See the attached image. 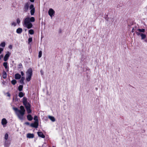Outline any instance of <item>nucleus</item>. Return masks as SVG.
Instances as JSON below:
<instances>
[{
  "mask_svg": "<svg viewBox=\"0 0 147 147\" xmlns=\"http://www.w3.org/2000/svg\"><path fill=\"white\" fill-rule=\"evenodd\" d=\"M5 82L4 81H3L2 82V84L3 85H5Z\"/></svg>",
  "mask_w": 147,
  "mask_h": 147,
  "instance_id": "a19ab883",
  "label": "nucleus"
},
{
  "mask_svg": "<svg viewBox=\"0 0 147 147\" xmlns=\"http://www.w3.org/2000/svg\"><path fill=\"white\" fill-rule=\"evenodd\" d=\"M20 108V110H18L17 108L14 107L13 109L15 111L19 119L22 120L23 119V117L25 112V110L23 106H21Z\"/></svg>",
  "mask_w": 147,
  "mask_h": 147,
  "instance_id": "f257e3e1",
  "label": "nucleus"
},
{
  "mask_svg": "<svg viewBox=\"0 0 147 147\" xmlns=\"http://www.w3.org/2000/svg\"><path fill=\"white\" fill-rule=\"evenodd\" d=\"M48 118L53 122H54L55 121V119L53 117L49 116H48Z\"/></svg>",
  "mask_w": 147,
  "mask_h": 147,
  "instance_id": "f3484780",
  "label": "nucleus"
},
{
  "mask_svg": "<svg viewBox=\"0 0 147 147\" xmlns=\"http://www.w3.org/2000/svg\"><path fill=\"white\" fill-rule=\"evenodd\" d=\"M34 120H35V122H37L38 123V119H37V116H34Z\"/></svg>",
  "mask_w": 147,
  "mask_h": 147,
  "instance_id": "c85d7f7f",
  "label": "nucleus"
},
{
  "mask_svg": "<svg viewBox=\"0 0 147 147\" xmlns=\"http://www.w3.org/2000/svg\"><path fill=\"white\" fill-rule=\"evenodd\" d=\"M9 48L11 49H12V45H9L8 47Z\"/></svg>",
  "mask_w": 147,
  "mask_h": 147,
  "instance_id": "e433bc0d",
  "label": "nucleus"
},
{
  "mask_svg": "<svg viewBox=\"0 0 147 147\" xmlns=\"http://www.w3.org/2000/svg\"><path fill=\"white\" fill-rule=\"evenodd\" d=\"M29 33L31 34H33L34 33V31L32 29H30L29 31Z\"/></svg>",
  "mask_w": 147,
  "mask_h": 147,
  "instance_id": "bb28decb",
  "label": "nucleus"
},
{
  "mask_svg": "<svg viewBox=\"0 0 147 147\" xmlns=\"http://www.w3.org/2000/svg\"><path fill=\"white\" fill-rule=\"evenodd\" d=\"M8 96H10V95L9 94H8Z\"/></svg>",
  "mask_w": 147,
  "mask_h": 147,
  "instance_id": "a18cd8bd",
  "label": "nucleus"
},
{
  "mask_svg": "<svg viewBox=\"0 0 147 147\" xmlns=\"http://www.w3.org/2000/svg\"><path fill=\"white\" fill-rule=\"evenodd\" d=\"M32 76H26V80L27 82H29L31 80Z\"/></svg>",
  "mask_w": 147,
  "mask_h": 147,
  "instance_id": "412c9836",
  "label": "nucleus"
},
{
  "mask_svg": "<svg viewBox=\"0 0 147 147\" xmlns=\"http://www.w3.org/2000/svg\"><path fill=\"white\" fill-rule=\"evenodd\" d=\"M30 5V3L27 2L24 4V11L25 12H27L28 9Z\"/></svg>",
  "mask_w": 147,
  "mask_h": 147,
  "instance_id": "39448f33",
  "label": "nucleus"
},
{
  "mask_svg": "<svg viewBox=\"0 0 147 147\" xmlns=\"http://www.w3.org/2000/svg\"><path fill=\"white\" fill-rule=\"evenodd\" d=\"M24 95V94L22 92H20L19 93V96L20 97H22Z\"/></svg>",
  "mask_w": 147,
  "mask_h": 147,
  "instance_id": "393cba45",
  "label": "nucleus"
},
{
  "mask_svg": "<svg viewBox=\"0 0 147 147\" xmlns=\"http://www.w3.org/2000/svg\"><path fill=\"white\" fill-rule=\"evenodd\" d=\"M18 68H23L22 64L21 63H19L18 66Z\"/></svg>",
  "mask_w": 147,
  "mask_h": 147,
  "instance_id": "7c9ffc66",
  "label": "nucleus"
},
{
  "mask_svg": "<svg viewBox=\"0 0 147 147\" xmlns=\"http://www.w3.org/2000/svg\"><path fill=\"white\" fill-rule=\"evenodd\" d=\"M30 1L31 2H34V0H30Z\"/></svg>",
  "mask_w": 147,
  "mask_h": 147,
  "instance_id": "c03bdc74",
  "label": "nucleus"
},
{
  "mask_svg": "<svg viewBox=\"0 0 147 147\" xmlns=\"http://www.w3.org/2000/svg\"><path fill=\"white\" fill-rule=\"evenodd\" d=\"M27 118L28 120L29 121H31L33 119V118L31 115L30 114L27 115Z\"/></svg>",
  "mask_w": 147,
  "mask_h": 147,
  "instance_id": "a211bd4d",
  "label": "nucleus"
},
{
  "mask_svg": "<svg viewBox=\"0 0 147 147\" xmlns=\"http://www.w3.org/2000/svg\"><path fill=\"white\" fill-rule=\"evenodd\" d=\"M6 44L5 42H2L0 44V47H5Z\"/></svg>",
  "mask_w": 147,
  "mask_h": 147,
  "instance_id": "6ab92c4d",
  "label": "nucleus"
},
{
  "mask_svg": "<svg viewBox=\"0 0 147 147\" xmlns=\"http://www.w3.org/2000/svg\"><path fill=\"white\" fill-rule=\"evenodd\" d=\"M2 74V77L4 79H5L7 77V74L6 73L5 71H3Z\"/></svg>",
  "mask_w": 147,
  "mask_h": 147,
  "instance_id": "4468645a",
  "label": "nucleus"
},
{
  "mask_svg": "<svg viewBox=\"0 0 147 147\" xmlns=\"http://www.w3.org/2000/svg\"><path fill=\"white\" fill-rule=\"evenodd\" d=\"M20 22V19L19 18H18L17 19V23L18 24H19Z\"/></svg>",
  "mask_w": 147,
  "mask_h": 147,
  "instance_id": "c9c22d12",
  "label": "nucleus"
},
{
  "mask_svg": "<svg viewBox=\"0 0 147 147\" xmlns=\"http://www.w3.org/2000/svg\"><path fill=\"white\" fill-rule=\"evenodd\" d=\"M137 30L139 32H144L145 30L144 29H137Z\"/></svg>",
  "mask_w": 147,
  "mask_h": 147,
  "instance_id": "b1692460",
  "label": "nucleus"
},
{
  "mask_svg": "<svg viewBox=\"0 0 147 147\" xmlns=\"http://www.w3.org/2000/svg\"><path fill=\"white\" fill-rule=\"evenodd\" d=\"M22 31V28H19L17 29L16 30V32L18 34H20Z\"/></svg>",
  "mask_w": 147,
  "mask_h": 147,
  "instance_id": "dca6fc26",
  "label": "nucleus"
},
{
  "mask_svg": "<svg viewBox=\"0 0 147 147\" xmlns=\"http://www.w3.org/2000/svg\"><path fill=\"white\" fill-rule=\"evenodd\" d=\"M8 134L7 133L5 134L4 136L5 140H8Z\"/></svg>",
  "mask_w": 147,
  "mask_h": 147,
  "instance_id": "4be33fe9",
  "label": "nucleus"
},
{
  "mask_svg": "<svg viewBox=\"0 0 147 147\" xmlns=\"http://www.w3.org/2000/svg\"><path fill=\"white\" fill-rule=\"evenodd\" d=\"M3 49L2 48H0V54L3 51Z\"/></svg>",
  "mask_w": 147,
  "mask_h": 147,
  "instance_id": "4c0bfd02",
  "label": "nucleus"
},
{
  "mask_svg": "<svg viewBox=\"0 0 147 147\" xmlns=\"http://www.w3.org/2000/svg\"><path fill=\"white\" fill-rule=\"evenodd\" d=\"M24 124L27 125H30V123L28 122H26Z\"/></svg>",
  "mask_w": 147,
  "mask_h": 147,
  "instance_id": "58836bf2",
  "label": "nucleus"
},
{
  "mask_svg": "<svg viewBox=\"0 0 147 147\" xmlns=\"http://www.w3.org/2000/svg\"><path fill=\"white\" fill-rule=\"evenodd\" d=\"M32 69H29L26 72V76H32Z\"/></svg>",
  "mask_w": 147,
  "mask_h": 147,
  "instance_id": "9d476101",
  "label": "nucleus"
},
{
  "mask_svg": "<svg viewBox=\"0 0 147 147\" xmlns=\"http://www.w3.org/2000/svg\"><path fill=\"white\" fill-rule=\"evenodd\" d=\"M42 55V52L41 51H40L38 53V57L40 58L41 57Z\"/></svg>",
  "mask_w": 147,
  "mask_h": 147,
  "instance_id": "473e14b6",
  "label": "nucleus"
},
{
  "mask_svg": "<svg viewBox=\"0 0 147 147\" xmlns=\"http://www.w3.org/2000/svg\"><path fill=\"white\" fill-rule=\"evenodd\" d=\"M55 147L54 146H53V147Z\"/></svg>",
  "mask_w": 147,
  "mask_h": 147,
  "instance_id": "49530a36",
  "label": "nucleus"
},
{
  "mask_svg": "<svg viewBox=\"0 0 147 147\" xmlns=\"http://www.w3.org/2000/svg\"><path fill=\"white\" fill-rule=\"evenodd\" d=\"M11 83L13 85H15L16 83V81L15 80H13L11 81Z\"/></svg>",
  "mask_w": 147,
  "mask_h": 147,
  "instance_id": "c756f323",
  "label": "nucleus"
},
{
  "mask_svg": "<svg viewBox=\"0 0 147 147\" xmlns=\"http://www.w3.org/2000/svg\"><path fill=\"white\" fill-rule=\"evenodd\" d=\"M25 79V78L24 77H22L21 78L20 80V82L21 84H24V81Z\"/></svg>",
  "mask_w": 147,
  "mask_h": 147,
  "instance_id": "5701e85b",
  "label": "nucleus"
},
{
  "mask_svg": "<svg viewBox=\"0 0 147 147\" xmlns=\"http://www.w3.org/2000/svg\"><path fill=\"white\" fill-rule=\"evenodd\" d=\"M3 65L5 69H7L8 68L7 62H4L3 63Z\"/></svg>",
  "mask_w": 147,
  "mask_h": 147,
  "instance_id": "cd10ccee",
  "label": "nucleus"
},
{
  "mask_svg": "<svg viewBox=\"0 0 147 147\" xmlns=\"http://www.w3.org/2000/svg\"><path fill=\"white\" fill-rule=\"evenodd\" d=\"M38 125V123L36 122H34V123H32L30 124V126L32 127L36 128Z\"/></svg>",
  "mask_w": 147,
  "mask_h": 147,
  "instance_id": "9b49d317",
  "label": "nucleus"
},
{
  "mask_svg": "<svg viewBox=\"0 0 147 147\" xmlns=\"http://www.w3.org/2000/svg\"><path fill=\"white\" fill-rule=\"evenodd\" d=\"M7 123V121L5 118H4L2 119L1 121V124L3 127H6Z\"/></svg>",
  "mask_w": 147,
  "mask_h": 147,
  "instance_id": "423d86ee",
  "label": "nucleus"
},
{
  "mask_svg": "<svg viewBox=\"0 0 147 147\" xmlns=\"http://www.w3.org/2000/svg\"><path fill=\"white\" fill-rule=\"evenodd\" d=\"M37 134L38 136L42 138H45V135L43 134L42 132L38 131L37 132Z\"/></svg>",
  "mask_w": 147,
  "mask_h": 147,
  "instance_id": "f8f14e48",
  "label": "nucleus"
},
{
  "mask_svg": "<svg viewBox=\"0 0 147 147\" xmlns=\"http://www.w3.org/2000/svg\"><path fill=\"white\" fill-rule=\"evenodd\" d=\"M32 40V38H28V43H29L30 42H31Z\"/></svg>",
  "mask_w": 147,
  "mask_h": 147,
  "instance_id": "f704fd0d",
  "label": "nucleus"
},
{
  "mask_svg": "<svg viewBox=\"0 0 147 147\" xmlns=\"http://www.w3.org/2000/svg\"><path fill=\"white\" fill-rule=\"evenodd\" d=\"M23 87V86L22 85H20L18 87V90L20 91H22V90Z\"/></svg>",
  "mask_w": 147,
  "mask_h": 147,
  "instance_id": "a878e982",
  "label": "nucleus"
},
{
  "mask_svg": "<svg viewBox=\"0 0 147 147\" xmlns=\"http://www.w3.org/2000/svg\"><path fill=\"white\" fill-rule=\"evenodd\" d=\"M135 30V29L134 28H133V29L131 31L132 32H133L135 30Z\"/></svg>",
  "mask_w": 147,
  "mask_h": 147,
  "instance_id": "79ce46f5",
  "label": "nucleus"
},
{
  "mask_svg": "<svg viewBox=\"0 0 147 147\" xmlns=\"http://www.w3.org/2000/svg\"><path fill=\"white\" fill-rule=\"evenodd\" d=\"M3 57V55H1V56L0 55V60H1V57Z\"/></svg>",
  "mask_w": 147,
  "mask_h": 147,
  "instance_id": "37998d69",
  "label": "nucleus"
},
{
  "mask_svg": "<svg viewBox=\"0 0 147 147\" xmlns=\"http://www.w3.org/2000/svg\"><path fill=\"white\" fill-rule=\"evenodd\" d=\"M23 102L26 109L27 113H30L31 112L30 109V105L29 103L27 101V98L26 97L23 98Z\"/></svg>",
  "mask_w": 147,
  "mask_h": 147,
  "instance_id": "7ed1b4c3",
  "label": "nucleus"
},
{
  "mask_svg": "<svg viewBox=\"0 0 147 147\" xmlns=\"http://www.w3.org/2000/svg\"><path fill=\"white\" fill-rule=\"evenodd\" d=\"M21 75H22V76H24V73H23V71H21Z\"/></svg>",
  "mask_w": 147,
  "mask_h": 147,
  "instance_id": "ea45409f",
  "label": "nucleus"
},
{
  "mask_svg": "<svg viewBox=\"0 0 147 147\" xmlns=\"http://www.w3.org/2000/svg\"><path fill=\"white\" fill-rule=\"evenodd\" d=\"M55 12V11L52 8H50L48 11L49 15L51 18L52 17L54 16Z\"/></svg>",
  "mask_w": 147,
  "mask_h": 147,
  "instance_id": "20e7f679",
  "label": "nucleus"
},
{
  "mask_svg": "<svg viewBox=\"0 0 147 147\" xmlns=\"http://www.w3.org/2000/svg\"><path fill=\"white\" fill-rule=\"evenodd\" d=\"M35 19L34 17L30 18L28 16L26 17L24 20L23 25L28 29H30L32 27V24L30 22H34Z\"/></svg>",
  "mask_w": 147,
  "mask_h": 147,
  "instance_id": "f03ea898",
  "label": "nucleus"
},
{
  "mask_svg": "<svg viewBox=\"0 0 147 147\" xmlns=\"http://www.w3.org/2000/svg\"><path fill=\"white\" fill-rule=\"evenodd\" d=\"M30 9L31 10L30 13L32 15H33L35 12V8L33 5L31 4L30 6Z\"/></svg>",
  "mask_w": 147,
  "mask_h": 147,
  "instance_id": "0eeeda50",
  "label": "nucleus"
},
{
  "mask_svg": "<svg viewBox=\"0 0 147 147\" xmlns=\"http://www.w3.org/2000/svg\"><path fill=\"white\" fill-rule=\"evenodd\" d=\"M140 36L141 37L142 39H143L146 38V35L143 33H141L140 34Z\"/></svg>",
  "mask_w": 147,
  "mask_h": 147,
  "instance_id": "aec40b11",
  "label": "nucleus"
},
{
  "mask_svg": "<svg viewBox=\"0 0 147 147\" xmlns=\"http://www.w3.org/2000/svg\"><path fill=\"white\" fill-rule=\"evenodd\" d=\"M11 53L9 51H7V53L5 55L4 58V60L5 61H6L8 59Z\"/></svg>",
  "mask_w": 147,
  "mask_h": 147,
  "instance_id": "6e6552de",
  "label": "nucleus"
},
{
  "mask_svg": "<svg viewBox=\"0 0 147 147\" xmlns=\"http://www.w3.org/2000/svg\"><path fill=\"white\" fill-rule=\"evenodd\" d=\"M27 137L28 138H32L34 137V135L33 134L30 133L28 134L27 135Z\"/></svg>",
  "mask_w": 147,
  "mask_h": 147,
  "instance_id": "2eb2a0df",
  "label": "nucleus"
},
{
  "mask_svg": "<svg viewBox=\"0 0 147 147\" xmlns=\"http://www.w3.org/2000/svg\"><path fill=\"white\" fill-rule=\"evenodd\" d=\"M15 77L16 79H19L21 78V76L20 74H16L15 75Z\"/></svg>",
  "mask_w": 147,
  "mask_h": 147,
  "instance_id": "ddd939ff",
  "label": "nucleus"
},
{
  "mask_svg": "<svg viewBox=\"0 0 147 147\" xmlns=\"http://www.w3.org/2000/svg\"><path fill=\"white\" fill-rule=\"evenodd\" d=\"M11 25L14 26H15L16 25V23L15 22H13L11 24Z\"/></svg>",
  "mask_w": 147,
  "mask_h": 147,
  "instance_id": "72a5a7b5",
  "label": "nucleus"
},
{
  "mask_svg": "<svg viewBox=\"0 0 147 147\" xmlns=\"http://www.w3.org/2000/svg\"><path fill=\"white\" fill-rule=\"evenodd\" d=\"M135 31H136V34L138 35V36H139V35H140V34L141 33H140V32H139L137 30V29H136L135 30Z\"/></svg>",
  "mask_w": 147,
  "mask_h": 147,
  "instance_id": "2f4dec72",
  "label": "nucleus"
},
{
  "mask_svg": "<svg viewBox=\"0 0 147 147\" xmlns=\"http://www.w3.org/2000/svg\"><path fill=\"white\" fill-rule=\"evenodd\" d=\"M11 144V142L10 141L8 140H5L4 146V147H9Z\"/></svg>",
  "mask_w": 147,
  "mask_h": 147,
  "instance_id": "1a4fd4ad",
  "label": "nucleus"
}]
</instances>
